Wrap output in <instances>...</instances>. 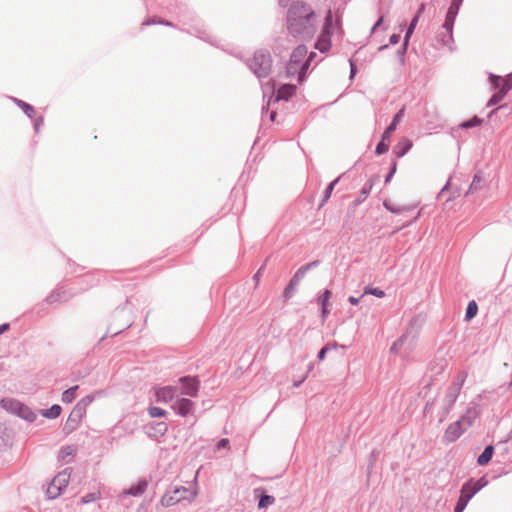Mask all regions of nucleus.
I'll return each mask as SVG.
<instances>
[{
	"mask_svg": "<svg viewBox=\"0 0 512 512\" xmlns=\"http://www.w3.org/2000/svg\"><path fill=\"white\" fill-rule=\"evenodd\" d=\"M316 15L304 1H294L287 11V31L294 38L308 39L316 31Z\"/></svg>",
	"mask_w": 512,
	"mask_h": 512,
	"instance_id": "obj_1",
	"label": "nucleus"
},
{
	"mask_svg": "<svg viewBox=\"0 0 512 512\" xmlns=\"http://www.w3.org/2000/svg\"><path fill=\"white\" fill-rule=\"evenodd\" d=\"M306 55L307 47L304 44H299L293 49L285 65V76L287 78L292 79L296 77L299 84L306 80L308 72V63L305 62Z\"/></svg>",
	"mask_w": 512,
	"mask_h": 512,
	"instance_id": "obj_2",
	"label": "nucleus"
},
{
	"mask_svg": "<svg viewBox=\"0 0 512 512\" xmlns=\"http://www.w3.org/2000/svg\"><path fill=\"white\" fill-rule=\"evenodd\" d=\"M296 89V85L285 83L275 91V81L269 79L262 85L263 100L266 102L262 107V114L269 111V107L272 103H278L281 100L288 101L296 93Z\"/></svg>",
	"mask_w": 512,
	"mask_h": 512,
	"instance_id": "obj_3",
	"label": "nucleus"
},
{
	"mask_svg": "<svg viewBox=\"0 0 512 512\" xmlns=\"http://www.w3.org/2000/svg\"><path fill=\"white\" fill-rule=\"evenodd\" d=\"M249 70L259 79L270 77L273 69V59L269 50L260 48L255 50L251 58L245 61Z\"/></svg>",
	"mask_w": 512,
	"mask_h": 512,
	"instance_id": "obj_4",
	"label": "nucleus"
},
{
	"mask_svg": "<svg viewBox=\"0 0 512 512\" xmlns=\"http://www.w3.org/2000/svg\"><path fill=\"white\" fill-rule=\"evenodd\" d=\"M94 399V395L90 394L83 397L75 404L63 427V433L65 435L71 434L78 428L83 417L86 415L87 407L94 401Z\"/></svg>",
	"mask_w": 512,
	"mask_h": 512,
	"instance_id": "obj_5",
	"label": "nucleus"
},
{
	"mask_svg": "<svg viewBox=\"0 0 512 512\" xmlns=\"http://www.w3.org/2000/svg\"><path fill=\"white\" fill-rule=\"evenodd\" d=\"M196 490L180 484H172L161 498V504L165 507L173 506L182 501L191 502L196 496Z\"/></svg>",
	"mask_w": 512,
	"mask_h": 512,
	"instance_id": "obj_6",
	"label": "nucleus"
},
{
	"mask_svg": "<svg viewBox=\"0 0 512 512\" xmlns=\"http://www.w3.org/2000/svg\"><path fill=\"white\" fill-rule=\"evenodd\" d=\"M0 407L8 413L13 414L27 422L33 423L37 415L25 403L14 398H2L0 400Z\"/></svg>",
	"mask_w": 512,
	"mask_h": 512,
	"instance_id": "obj_7",
	"label": "nucleus"
},
{
	"mask_svg": "<svg viewBox=\"0 0 512 512\" xmlns=\"http://www.w3.org/2000/svg\"><path fill=\"white\" fill-rule=\"evenodd\" d=\"M464 379H461L458 382L452 383L446 390L445 396L442 400L441 408L438 412L439 421H444L449 413L451 412L452 408L454 407L459 394L461 392L462 386H463Z\"/></svg>",
	"mask_w": 512,
	"mask_h": 512,
	"instance_id": "obj_8",
	"label": "nucleus"
},
{
	"mask_svg": "<svg viewBox=\"0 0 512 512\" xmlns=\"http://www.w3.org/2000/svg\"><path fill=\"white\" fill-rule=\"evenodd\" d=\"M69 482V475L66 472L58 473L48 484L46 489V496L49 500L58 498Z\"/></svg>",
	"mask_w": 512,
	"mask_h": 512,
	"instance_id": "obj_9",
	"label": "nucleus"
},
{
	"mask_svg": "<svg viewBox=\"0 0 512 512\" xmlns=\"http://www.w3.org/2000/svg\"><path fill=\"white\" fill-rule=\"evenodd\" d=\"M181 385V393L189 397H196L200 389L198 376H182L178 380Z\"/></svg>",
	"mask_w": 512,
	"mask_h": 512,
	"instance_id": "obj_10",
	"label": "nucleus"
},
{
	"mask_svg": "<svg viewBox=\"0 0 512 512\" xmlns=\"http://www.w3.org/2000/svg\"><path fill=\"white\" fill-rule=\"evenodd\" d=\"M179 388L177 386L167 385L155 388V397L157 402L169 403L178 396Z\"/></svg>",
	"mask_w": 512,
	"mask_h": 512,
	"instance_id": "obj_11",
	"label": "nucleus"
},
{
	"mask_svg": "<svg viewBox=\"0 0 512 512\" xmlns=\"http://www.w3.org/2000/svg\"><path fill=\"white\" fill-rule=\"evenodd\" d=\"M466 431V427H463V425L455 421L448 425L444 432L443 440L446 443H453L457 441Z\"/></svg>",
	"mask_w": 512,
	"mask_h": 512,
	"instance_id": "obj_12",
	"label": "nucleus"
},
{
	"mask_svg": "<svg viewBox=\"0 0 512 512\" xmlns=\"http://www.w3.org/2000/svg\"><path fill=\"white\" fill-rule=\"evenodd\" d=\"M194 406L195 405L192 400L184 397H177L174 403L171 405V408L177 415L181 417H186L193 411Z\"/></svg>",
	"mask_w": 512,
	"mask_h": 512,
	"instance_id": "obj_13",
	"label": "nucleus"
},
{
	"mask_svg": "<svg viewBox=\"0 0 512 512\" xmlns=\"http://www.w3.org/2000/svg\"><path fill=\"white\" fill-rule=\"evenodd\" d=\"M148 437L158 439L163 437L168 431V425L164 421H154L144 427Z\"/></svg>",
	"mask_w": 512,
	"mask_h": 512,
	"instance_id": "obj_14",
	"label": "nucleus"
},
{
	"mask_svg": "<svg viewBox=\"0 0 512 512\" xmlns=\"http://www.w3.org/2000/svg\"><path fill=\"white\" fill-rule=\"evenodd\" d=\"M464 0H452L450 6L447 9L444 23H446L447 27L454 26L456 17L459 13L460 7L463 4Z\"/></svg>",
	"mask_w": 512,
	"mask_h": 512,
	"instance_id": "obj_15",
	"label": "nucleus"
},
{
	"mask_svg": "<svg viewBox=\"0 0 512 512\" xmlns=\"http://www.w3.org/2000/svg\"><path fill=\"white\" fill-rule=\"evenodd\" d=\"M305 277V274L303 271H300L299 269L295 272V274L290 279L289 283L284 289L283 296L286 300L290 299L294 292L297 289V286L299 282Z\"/></svg>",
	"mask_w": 512,
	"mask_h": 512,
	"instance_id": "obj_16",
	"label": "nucleus"
},
{
	"mask_svg": "<svg viewBox=\"0 0 512 512\" xmlns=\"http://www.w3.org/2000/svg\"><path fill=\"white\" fill-rule=\"evenodd\" d=\"M69 297L66 295L65 287L62 285H57L55 289H53L45 298V302L47 304H54L57 302L68 301Z\"/></svg>",
	"mask_w": 512,
	"mask_h": 512,
	"instance_id": "obj_17",
	"label": "nucleus"
},
{
	"mask_svg": "<svg viewBox=\"0 0 512 512\" xmlns=\"http://www.w3.org/2000/svg\"><path fill=\"white\" fill-rule=\"evenodd\" d=\"M478 415L479 411L477 405L474 404L473 406H469L466 412L457 421L460 422L463 425V427H466L467 430L474 424Z\"/></svg>",
	"mask_w": 512,
	"mask_h": 512,
	"instance_id": "obj_18",
	"label": "nucleus"
},
{
	"mask_svg": "<svg viewBox=\"0 0 512 512\" xmlns=\"http://www.w3.org/2000/svg\"><path fill=\"white\" fill-rule=\"evenodd\" d=\"M489 83L491 87L497 91H500L507 84H512V72L509 73L506 77H501L499 75L490 73L488 76Z\"/></svg>",
	"mask_w": 512,
	"mask_h": 512,
	"instance_id": "obj_19",
	"label": "nucleus"
},
{
	"mask_svg": "<svg viewBox=\"0 0 512 512\" xmlns=\"http://www.w3.org/2000/svg\"><path fill=\"white\" fill-rule=\"evenodd\" d=\"M442 28L444 29V31L437 34V41L442 46H447L450 48V50H452L451 44L454 43V38H453L454 26H451L449 28L446 26V23H443Z\"/></svg>",
	"mask_w": 512,
	"mask_h": 512,
	"instance_id": "obj_20",
	"label": "nucleus"
},
{
	"mask_svg": "<svg viewBox=\"0 0 512 512\" xmlns=\"http://www.w3.org/2000/svg\"><path fill=\"white\" fill-rule=\"evenodd\" d=\"M255 496L258 498V508L264 509L274 504L275 498L266 493L264 488H257L254 490Z\"/></svg>",
	"mask_w": 512,
	"mask_h": 512,
	"instance_id": "obj_21",
	"label": "nucleus"
},
{
	"mask_svg": "<svg viewBox=\"0 0 512 512\" xmlns=\"http://www.w3.org/2000/svg\"><path fill=\"white\" fill-rule=\"evenodd\" d=\"M404 116V107L401 108L392 118L390 124L385 128L382 133L383 140H389L391 134L396 130L397 125L400 123Z\"/></svg>",
	"mask_w": 512,
	"mask_h": 512,
	"instance_id": "obj_22",
	"label": "nucleus"
},
{
	"mask_svg": "<svg viewBox=\"0 0 512 512\" xmlns=\"http://www.w3.org/2000/svg\"><path fill=\"white\" fill-rule=\"evenodd\" d=\"M412 141L406 137H402L398 143L393 147V154L397 158L405 156L412 148Z\"/></svg>",
	"mask_w": 512,
	"mask_h": 512,
	"instance_id": "obj_23",
	"label": "nucleus"
},
{
	"mask_svg": "<svg viewBox=\"0 0 512 512\" xmlns=\"http://www.w3.org/2000/svg\"><path fill=\"white\" fill-rule=\"evenodd\" d=\"M182 32H186L190 35H194L201 40L210 43L211 45H215V41L212 36H210L207 31L200 26H192L188 30H181Z\"/></svg>",
	"mask_w": 512,
	"mask_h": 512,
	"instance_id": "obj_24",
	"label": "nucleus"
},
{
	"mask_svg": "<svg viewBox=\"0 0 512 512\" xmlns=\"http://www.w3.org/2000/svg\"><path fill=\"white\" fill-rule=\"evenodd\" d=\"M148 482L146 479H139L135 484H132L127 490V494L139 497L141 496L147 489Z\"/></svg>",
	"mask_w": 512,
	"mask_h": 512,
	"instance_id": "obj_25",
	"label": "nucleus"
},
{
	"mask_svg": "<svg viewBox=\"0 0 512 512\" xmlns=\"http://www.w3.org/2000/svg\"><path fill=\"white\" fill-rule=\"evenodd\" d=\"M512 89V83L507 84L505 87H503L500 91L495 92L488 100L486 106L492 107L494 105H497L500 103L506 94Z\"/></svg>",
	"mask_w": 512,
	"mask_h": 512,
	"instance_id": "obj_26",
	"label": "nucleus"
},
{
	"mask_svg": "<svg viewBox=\"0 0 512 512\" xmlns=\"http://www.w3.org/2000/svg\"><path fill=\"white\" fill-rule=\"evenodd\" d=\"M331 46V37H329L328 35H324L323 33H320L314 45L315 49H317L321 53H326L330 50Z\"/></svg>",
	"mask_w": 512,
	"mask_h": 512,
	"instance_id": "obj_27",
	"label": "nucleus"
},
{
	"mask_svg": "<svg viewBox=\"0 0 512 512\" xmlns=\"http://www.w3.org/2000/svg\"><path fill=\"white\" fill-rule=\"evenodd\" d=\"M292 44L293 43L288 36L279 37L275 42L273 51L276 55H281L284 51L290 49Z\"/></svg>",
	"mask_w": 512,
	"mask_h": 512,
	"instance_id": "obj_28",
	"label": "nucleus"
},
{
	"mask_svg": "<svg viewBox=\"0 0 512 512\" xmlns=\"http://www.w3.org/2000/svg\"><path fill=\"white\" fill-rule=\"evenodd\" d=\"M484 182H485V179L483 176V172L477 171L473 176L472 182L469 186V189H468L466 195H470V194H473L474 192L481 190L482 183H484Z\"/></svg>",
	"mask_w": 512,
	"mask_h": 512,
	"instance_id": "obj_29",
	"label": "nucleus"
},
{
	"mask_svg": "<svg viewBox=\"0 0 512 512\" xmlns=\"http://www.w3.org/2000/svg\"><path fill=\"white\" fill-rule=\"evenodd\" d=\"M494 450L495 449H494V446L492 444L487 445L484 448V450L482 451V453L478 456V458H477V465L478 466H485V465H487L491 461V459H492V457L494 455Z\"/></svg>",
	"mask_w": 512,
	"mask_h": 512,
	"instance_id": "obj_30",
	"label": "nucleus"
},
{
	"mask_svg": "<svg viewBox=\"0 0 512 512\" xmlns=\"http://www.w3.org/2000/svg\"><path fill=\"white\" fill-rule=\"evenodd\" d=\"M10 99L23 111V113L28 118L33 119L35 115V108L31 104L16 97H10Z\"/></svg>",
	"mask_w": 512,
	"mask_h": 512,
	"instance_id": "obj_31",
	"label": "nucleus"
},
{
	"mask_svg": "<svg viewBox=\"0 0 512 512\" xmlns=\"http://www.w3.org/2000/svg\"><path fill=\"white\" fill-rule=\"evenodd\" d=\"M320 33L328 35L329 37H332L334 33L333 14L331 9H329L325 15L324 24Z\"/></svg>",
	"mask_w": 512,
	"mask_h": 512,
	"instance_id": "obj_32",
	"label": "nucleus"
},
{
	"mask_svg": "<svg viewBox=\"0 0 512 512\" xmlns=\"http://www.w3.org/2000/svg\"><path fill=\"white\" fill-rule=\"evenodd\" d=\"M483 123V119L478 117L477 115H474L470 119L462 121L456 128V130L460 129H471L474 127H479Z\"/></svg>",
	"mask_w": 512,
	"mask_h": 512,
	"instance_id": "obj_33",
	"label": "nucleus"
},
{
	"mask_svg": "<svg viewBox=\"0 0 512 512\" xmlns=\"http://www.w3.org/2000/svg\"><path fill=\"white\" fill-rule=\"evenodd\" d=\"M62 412V407L59 404H53L48 409L40 410V414L47 419H56L60 416Z\"/></svg>",
	"mask_w": 512,
	"mask_h": 512,
	"instance_id": "obj_34",
	"label": "nucleus"
},
{
	"mask_svg": "<svg viewBox=\"0 0 512 512\" xmlns=\"http://www.w3.org/2000/svg\"><path fill=\"white\" fill-rule=\"evenodd\" d=\"M340 179H341V176H338L336 179H334L327 185V187L325 188V190L323 192V197H322L321 202L318 207L319 209L322 208L325 205V203L330 199L332 192Z\"/></svg>",
	"mask_w": 512,
	"mask_h": 512,
	"instance_id": "obj_35",
	"label": "nucleus"
},
{
	"mask_svg": "<svg viewBox=\"0 0 512 512\" xmlns=\"http://www.w3.org/2000/svg\"><path fill=\"white\" fill-rule=\"evenodd\" d=\"M478 313V304L475 300H471L468 302L464 320L466 322H470Z\"/></svg>",
	"mask_w": 512,
	"mask_h": 512,
	"instance_id": "obj_36",
	"label": "nucleus"
},
{
	"mask_svg": "<svg viewBox=\"0 0 512 512\" xmlns=\"http://www.w3.org/2000/svg\"><path fill=\"white\" fill-rule=\"evenodd\" d=\"M79 389L78 385H74L68 389H66L61 396V401L63 403H72L76 398V392Z\"/></svg>",
	"mask_w": 512,
	"mask_h": 512,
	"instance_id": "obj_37",
	"label": "nucleus"
},
{
	"mask_svg": "<svg viewBox=\"0 0 512 512\" xmlns=\"http://www.w3.org/2000/svg\"><path fill=\"white\" fill-rule=\"evenodd\" d=\"M460 492L471 500L479 491L467 480L462 484Z\"/></svg>",
	"mask_w": 512,
	"mask_h": 512,
	"instance_id": "obj_38",
	"label": "nucleus"
},
{
	"mask_svg": "<svg viewBox=\"0 0 512 512\" xmlns=\"http://www.w3.org/2000/svg\"><path fill=\"white\" fill-rule=\"evenodd\" d=\"M371 189V183L364 184V186L360 190L359 196L354 200V205L358 206L359 204H361L369 196Z\"/></svg>",
	"mask_w": 512,
	"mask_h": 512,
	"instance_id": "obj_39",
	"label": "nucleus"
},
{
	"mask_svg": "<svg viewBox=\"0 0 512 512\" xmlns=\"http://www.w3.org/2000/svg\"><path fill=\"white\" fill-rule=\"evenodd\" d=\"M383 206L386 210L396 215L402 214L404 211L409 210L407 207H401L393 204L390 200H384Z\"/></svg>",
	"mask_w": 512,
	"mask_h": 512,
	"instance_id": "obj_40",
	"label": "nucleus"
},
{
	"mask_svg": "<svg viewBox=\"0 0 512 512\" xmlns=\"http://www.w3.org/2000/svg\"><path fill=\"white\" fill-rule=\"evenodd\" d=\"M417 24H418L417 17H413L411 19L408 27L406 28L403 41L410 43V39H411V37H412V35H413L414 31H415V28H416Z\"/></svg>",
	"mask_w": 512,
	"mask_h": 512,
	"instance_id": "obj_41",
	"label": "nucleus"
},
{
	"mask_svg": "<svg viewBox=\"0 0 512 512\" xmlns=\"http://www.w3.org/2000/svg\"><path fill=\"white\" fill-rule=\"evenodd\" d=\"M408 47H409V43L403 41L401 46L399 47V49L396 51V57H397L400 65H402V66L405 65V56H406Z\"/></svg>",
	"mask_w": 512,
	"mask_h": 512,
	"instance_id": "obj_42",
	"label": "nucleus"
},
{
	"mask_svg": "<svg viewBox=\"0 0 512 512\" xmlns=\"http://www.w3.org/2000/svg\"><path fill=\"white\" fill-rule=\"evenodd\" d=\"M409 339V336L407 334H403L398 340H396L391 348H390V352L391 353H398L402 347L404 346V344L408 341Z\"/></svg>",
	"mask_w": 512,
	"mask_h": 512,
	"instance_id": "obj_43",
	"label": "nucleus"
},
{
	"mask_svg": "<svg viewBox=\"0 0 512 512\" xmlns=\"http://www.w3.org/2000/svg\"><path fill=\"white\" fill-rule=\"evenodd\" d=\"M332 296V291L330 289H325L321 295L317 299V303L321 306H330V299Z\"/></svg>",
	"mask_w": 512,
	"mask_h": 512,
	"instance_id": "obj_44",
	"label": "nucleus"
},
{
	"mask_svg": "<svg viewBox=\"0 0 512 512\" xmlns=\"http://www.w3.org/2000/svg\"><path fill=\"white\" fill-rule=\"evenodd\" d=\"M468 480L478 491H481L484 487H486L489 484V480L485 475L480 477L479 479L469 478Z\"/></svg>",
	"mask_w": 512,
	"mask_h": 512,
	"instance_id": "obj_45",
	"label": "nucleus"
},
{
	"mask_svg": "<svg viewBox=\"0 0 512 512\" xmlns=\"http://www.w3.org/2000/svg\"><path fill=\"white\" fill-rule=\"evenodd\" d=\"M0 439L3 446L8 447L12 445V437L6 427H0Z\"/></svg>",
	"mask_w": 512,
	"mask_h": 512,
	"instance_id": "obj_46",
	"label": "nucleus"
},
{
	"mask_svg": "<svg viewBox=\"0 0 512 512\" xmlns=\"http://www.w3.org/2000/svg\"><path fill=\"white\" fill-rule=\"evenodd\" d=\"M363 295H373L377 298H383L385 296L384 290L378 288V287H370L366 286L364 288V294Z\"/></svg>",
	"mask_w": 512,
	"mask_h": 512,
	"instance_id": "obj_47",
	"label": "nucleus"
},
{
	"mask_svg": "<svg viewBox=\"0 0 512 512\" xmlns=\"http://www.w3.org/2000/svg\"><path fill=\"white\" fill-rule=\"evenodd\" d=\"M148 414L152 418H161L166 416L167 411L157 406H150L148 408Z\"/></svg>",
	"mask_w": 512,
	"mask_h": 512,
	"instance_id": "obj_48",
	"label": "nucleus"
},
{
	"mask_svg": "<svg viewBox=\"0 0 512 512\" xmlns=\"http://www.w3.org/2000/svg\"><path fill=\"white\" fill-rule=\"evenodd\" d=\"M387 140H383L381 137V140L377 143L375 148V154L377 156L385 154L389 150V145L386 143Z\"/></svg>",
	"mask_w": 512,
	"mask_h": 512,
	"instance_id": "obj_49",
	"label": "nucleus"
},
{
	"mask_svg": "<svg viewBox=\"0 0 512 512\" xmlns=\"http://www.w3.org/2000/svg\"><path fill=\"white\" fill-rule=\"evenodd\" d=\"M83 281L90 287L99 283V278L94 273H87L83 276Z\"/></svg>",
	"mask_w": 512,
	"mask_h": 512,
	"instance_id": "obj_50",
	"label": "nucleus"
},
{
	"mask_svg": "<svg viewBox=\"0 0 512 512\" xmlns=\"http://www.w3.org/2000/svg\"><path fill=\"white\" fill-rule=\"evenodd\" d=\"M319 265H320V261H319V260H314V261H312V262H310V263H307V264H305V265L301 266V267L299 268V270H300V271H303V273L306 275V274H307V272H308L309 270H311V269H313V268H316V267H318Z\"/></svg>",
	"mask_w": 512,
	"mask_h": 512,
	"instance_id": "obj_51",
	"label": "nucleus"
},
{
	"mask_svg": "<svg viewBox=\"0 0 512 512\" xmlns=\"http://www.w3.org/2000/svg\"><path fill=\"white\" fill-rule=\"evenodd\" d=\"M98 498V493L90 492L81 498V503L88 504L94 502Z\"/></svg>",
	"mask_w": 512,
	"mask_h": 512,
	"instance_id": "obj_52",
	"label": "nucleus"
},
{
	"mask_svg": "<svg viewBox=\"0 0 512 512\" xmlns=\"http://www.w3.org/2000/svg\"><path fill=\"white\" fill-rule=\"evenodd\" d=\"M396 170H397V162L395 160L392 161L391 163V167H390V170L389 172L387 173L386 177H385V184L389 183L391 181V179L393 178L394 174L396 173Z\"/></svg>",
	"mask_w": 512,
	"mask_h": 512,
	"instance_id": "obj_53",
	"label": "nucleus"
},
{
	"mask_svg": "<svg viewBox=\"0 0 512 512\" xmlns=\"http://www.w3.org/2000/svg\"><path fill=\"white\" fill-rule=\"evenodd\" d=\"M61 456L64 459L66 456H74L75 449L73 446H64L60 450Z\"/></svg>",
	"mask_w": 512,
	"mask_h": 512,
	"instance_id": "obj_54",
	"label": "nucleus"
},
{
	"mask_svg": "<svg viewBox=\"0 0 512 512\" xmlns=\"http://www.w3.org/2000/svg\"><path fill=\"white\" fill-rule=\"evenodd\" d=\"M159 22H161V18H159L157 16H153V17L146 19L142 23V26L159 25Z\"/></svg>",
	"mask_w": 512,
	"mask_h": 512,
	"instance_id": "obj_55",
	"label": "nucleus"
},
{
	"mask_svg": "<svg viewBox=\"0 0 512 512\" xmlns=\"http://www.w3.org/2000/svg\"><path fill=\"white\" fill-rule=\"evenodd\" d=\"M43 124H44V117L43 116H39V117L34 119L33 127H34V130H35L36 133H38L40 131V128L43 126Z\"/></svg>",
	"mask_w": 512,
	"mask_h": 512,
	"instance_id": "obj_56",
	"label": "nucleus"
},
{
	"mask_svg": "<svg viewBox=\"0 0 512 512\" xmlns=\"http://www.w3.org/2000/svg\"><path fill=\"white\" fill-rule=\"evenodd\" d=\"M330 351V346H323L317 354V359L319 361H323L327 355V353Z\"/></svg>",
	"mask_w": 512,
	"mask_h": 512,
	"instance_id": "obj_57",
	"label": "nucleus"
},
{
	"mask_svg": "<svg viewBox=\"0 0 512 512\" xmlns=\"http://www.w3.org/2000/svg\"><path fill=\"white\" fill-rule=\"evenodd\" d=\"M470 499H468L464 494L460 492V495L456 501V504H460L462 507L466 508Z\"/></svg>",
	"mask_w": 512,
	"mask_h": 512,
	"instance_id": "obj_58",
	"label": "nucleus"
},
{
	"mask_svg": "<svg viewBox=\"0 0 512 512\" xmlns=\"http://www.w3.org/2000/svg\"><path fill=\"white\" fill-rule=\"evenodd\" d=\"M349 66H350L349 78L352 80L357 73V66H356V63L352 59H349Z\"/></svg>",
	"mask_w": 512,
	"mask_h": 512,
	"instance_id": "obj_59",
	"label": "nucleus"
},
{
	"mask_svg": "<svg viewBox=\"0 0 512 512\" xmlns=\"http://www.w3.org/2000/svg\"><path fill=\"white\" fill-rule=\"evenodd\" d=\"M68 263H69V266H70V273H75L77 271H82L84 270V267L83 266H80L74 262H72L71 260H68Z\"/></svg>",
	"mask_w": 512,
	"mask_h": 512,
	"instance_id": "obj_60",
	"label": "nucleus"
},
{
	"mask_svg": "<svg viewBox=\"0 0 512 512\" xmlns=\"http://www.w3.org/2000/svg\"><path fill=\"white\" fill-rule=\"evenodd\" d=\"M384 22V16L380 15L377 19V21L374 23V25L371 28V33H374L377 28H379Z\"/></svg>",
	"mask_w": 512,
	"mask_h": 512,
	"instance_id": "obj_61",
	"label": "nucleus"
},
{
	"mask_svg": "<svg viewBox=\"0 0 512 512\" xmlns=\"http://www.w3.org/2000/svg\"><path fill=\"white\" fill-rule=\"evenodd\" d=\"M400 34L394 33L389 37V45H396L400 41Z\"/></svg>",
	"mask_w": 512,
	"mask_h": 512,
	"instance_id": "obj_62",
	"label": "nucleus"
},
{
	"mask_svg": "<svg viewBox=\"0 0 512 512\" xmlns=\"http://www.w3.org/2000/svg\"><path fill=\"white\" fill-rule=\"evenodd\" d=\"M330 312H331L330 306H321V318L323 321L328 317Z\"/></svg>",
	"mask_w": 512,
	"mask_h": 512,
	"instance_id": "obj_63",
	"label": "nucleus"
},
{
	"mask_svg": "<svg viewBox=\"0 0 512 512\" xmlns=\"http://www.w3.org/2000/svg\"><path fill=\"white\" fill-rule=\"evenodd\" d=\"M316 56H317L316 52H313V51H311L310 53L307 52V55L305 57V62L308 63V67L313 62V60L315 59Z\"/></svg>",
	"mask_w": 512,
	"mask_h": 512,
	"instance_id": "obj_64",
	"label": "nucleus"
}]
</instances>
